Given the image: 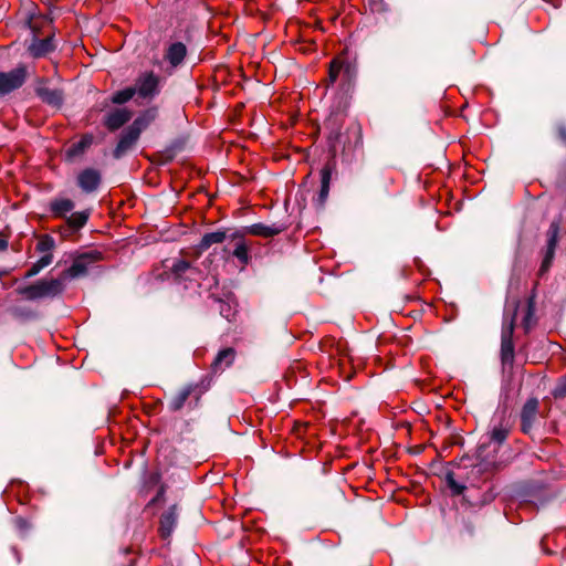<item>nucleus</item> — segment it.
<instances>
[{"instance_id": "a878e982", "label": "nucleus", "mask_w": 566, "mask_h": 566, "mask_svg": "<svg viewBox=\"0 0 566 566\" xmlns=\"http://www.w3.org/2000/svg\"><path fill=\"white\" fill-rule=\"evenodd\" d=\"M250 247L248 243L240 239L234 247L233 256H235L242 265H247L250 261Z\"/></svg>"}, {"instance_id": "aec40b11", "label": "nucleus", "mask_w": 566, "mask_h": 566, "mask_svg": "<svg viewBox=\"0 0 566 566\" xmlns=\"http://www.w3.org/2000/svg\"><path fill=\"white\" fill-rule=\"evenodd\" d=\"M511 431L510 424L501 419L497 424H494L490 431V440L499 444L503 443Z\"/></svg>"}, {"instance_id": "9d476101", "label": "nucleus", "mask_w": 566, "mask_h": 566, "mask_svg": "<svg viewBox=\"0 0 566 566\" xmlns=\"http://www.w3.org/2000/svg\"><path fill=\"white\" fill-rule=\"evenodd\" d=\"M139 136L140 135L137 134L130 127L125 129L119 138V142H118L116 148L114 149V153H113L114 157L117 159L123 157L135 145V143L138 140Z\"/></svg>"}, {"instance_id": "473e14b6", "label": "nucleus", "mask_w": 566, "mask_h": 566, "mask_svg": "<svg viewBox=\"0 0 566 566\" xmlns=\"http://www.w3.org/2000/svg\"><path fill=\"white\" fill-rule=\"evenodd\" d=\"M53 261L52 253H46L43 256H41L36 263L41 269H44L45 266L50 265Z\"/></svg>"}, {"instance_id": "2f4dec72", "label": "nucleus", "mask_w": 566, "mask_h": 566, "mask_svg": "<svg viewBox=\"0 0 566 566\" xmlns=\"http://www.w3.org/2000/svg\"><path fill=\"white\" fill-rule=\"evenodd\" d=\"M447 484L454 495H460L464 490V485L457 482L452 473L447 474Z\"/></svg>"}, {"instance_id": "7ed1b4c3", "label": "nucleus", "mask_w": 566, "mask_h": 566, "mask_svg": "<svg viewBox=\"0 0 566 566\" xmlns=\"http://www.w3.org/2000/svg\"><path fill=\"white\" fill-rule=\"evenodd\" d=\"M102 260V253L96 250L87 251L82 254H78L74 260L72 265L63 272V279H75L78 276H83L87 273L88 268Z\"/></svg>"}, {"instance_id": "4be33fe9", "label": "nucleus", "mask_w": 566, "mask_h": 566, "mask_svg": "<svg viewBox=\"0 0 566 566\" xmlns=\"http://www.w3.org/2000/svg\"><path fill=\"white\" fill-rule=\"evenodd\" d=\"M39 96L42 98L43 102L53 105V106H60L63 102V95L60 90H53L49 87H40L38 90Z\"/></svg>"}, {"instance_id": "6ab92c4d", "label": "nucleus", "mask_w": 566, "mask_h": 566, "mask_svg": "<svg viewBox=\"0 0 566 566\" xmlns=\"http://www.w3.org/2000/svg\"><path fill=\"white\" fill-rule=\"evenodd\" d=\"M227 238V234L224 231H214L206 233L201 241L198 244V250L200 252H203L211 248L213 244L222 243Z\"/></svg>"}, {"instance_id": "4468645a", "label": "nucleus", "mask_w": 566, "mask_h": 566, "mask_svg": "<svg viewBox=\"0 0 566 566\" xmlns=\"http://www.w3.org/2000/svg\"><path fill=\"white\" fill-rule=\"evenodd\" d=\"M177 524V514L174 507L160 516L159 533L163 538H168Z\"/></svg>"}, {"instance_id": "412c9836", "label": "nucleus", "mask_w": 566, "mask_h": 566, "mask_svg": "<svg viewBox=\"0 0 566 566\" xmlns=\"http://www.w3.org/2000/svg\"><path fill=\"white\" fill-rule=\"evenodd\" d=\"M186 46L181 42L172 43L166 54L167 60L174 66L182 62L186 56Z\"/></svg>"}, {"instance_id": "f03ea898", "label": "nucleus", "mask_w": 566, "mask_h": 566, "mask_svg": "<svg viewBox=\"0 0 566 566\" xmlns=\"http://www.w3.org/2000/svg\"><path fill=\"white\" fill-rule=\"evenodd\" d=\"M64 290V279L40 280L34 284L19 290L27 300L33 301L44 297H54Z\"/></svg>"}, {"instance_id": "f3484780", "label": "nucleus", "mask_w": 566, "mask_h": 566, "mask_svg": "<svg viewBox=\"0 0 566 566\" xmlns=\"http://www.w3.org/2000/svg\"><path fill=\"white\" fill-rule=\"evenodd\" d=\"M157 114L156 107L148 108L142 113L129 127L140 135V133L156 119Z\"/></svg>"}, {"instance_id": "393cba45", "label": "nucleus", "mask_w": 566, "mask_h": 566, "mask_svg": "<svg viewBox=\"0 0 566 566\" xmlns=\"http://www.w3.org/2000/svg\"><path fill=\"white\" fill-rule=\"evenodd\" d=\"M522 308H523L522 325H523L525 332H528L535 323V321H534L535 305H534L533 300L530 298L526 304L522 305Z\"/></svg>"}, {"instance_id": "6e6552de", "label": "nucleus", "mask_w": 566, "mask_h": 566, "mask_svg": "<svg viewBox=\"0 0 566 566\" xmlns=\"http://www.w3.org/2000/svg\"><path fill=\"white\" fill-rule=\"evenodd\" d=\"M101 180V172L94 168H86L77 175V185L84 192L95 191Z\"/></svg>"}, {"instance_id": "9b49d317", "label": "nucleus", "mask_w": 566, "mask_h": 566, "mask_svg": "<svg viewBox=\"0 0 566 566\" xmlns=\"http://www.w3.org/2000/svg\"><path fill=\"white\" fill-rule=\"evenodd\" d=\"M350 74L349 64L345 63L339 57L334 59L329 63L327 85H333L340 76L342 78H348Z\"/></svg>"}, {"instance_id": "c756f323", "label": "nucleus", "mask_w": 566, "mask_h": 566, "mask_svg": "<svg viewBox=\"0 0 566 566\" xmlns=\"http://www.w3.org/2000/svg\"><path fill=\"white\" fill-rule=\"evenodd\" d=\"M135 94L136 90L134 87H127L114 93L112 96V102L114 104H124L132 99Z\"/></svg>"}, {"instance_id": "0eeeda50", "label": "nucleus", "mask_w": 566, "mask_h": 566, "mask_svg": "<svg viewBox=\"0 0 566 566\" xmlns=\"http://www.w3.org/2000/svg\"><path fill=\"white\" fill-rule=\"evenodd\" d=\"M539 402L536 398H530L524 403L521 411V429L524 433H530L537 418Z\"/></svg>"}, {"instance_id": "39448f33", "label": "nucleus", "mask_w": 566, "mask_h": 566, "mask_svg": "<svg viewBox=\"0 0 566 566\" xmlns=\"http://www.w3.org/2000/svg\"><path fill=\"white\" fill-rule=\"evenodd\" d=\"M559 226L556 222H552L547 231V247L546 252L539 269V274H544L551 268L553 262L555 250L558 241Z\"/></svg>"}, {"instance_id": "a211bd4d", "label": "nucleus", "mask_w": 566, "mask_h": 566, "mask_svg": "<svg viewBox=\"0 0 566 566\" xmlns=\"http://www.w3.org/2000/svg\"><path fill=\"white\" fill-rule=\"evenodd\" d=\"M93 144L92 135H84L78 142L73 143L66 149V157L69 159L76 158L85 153V150Z\"/></svg>"}, {"instance_id": "ddd939ff", "label": "nucleus", "mask_w": 566, "mask_h": 566, "mask_svg": "<svg viewBox=\"0 0 566 566\" xmlns=\"http://www.w3.org/2000/svg\"><path fill=\"white\" fill-rule=\"evenodd\" d=\"M282 228L275 224L266 226L263 223H254L252 226L244 228L245 234L262 237V238H271L282 232Z\"/></svg>"}, {"instance_id": "f704fd0d", "label": "nucleus", "mask_w": 566, "mask_h": 566, "mask_svg": "<svg viewBox=\"0 0 566 566\" xmlns=\"http://www.w3.org/2000/svg\"><path fill=\"white\" fill-rule=\"evenodd\" d=\"M42 269L38 265V263H33L32 266L25 273V277H32L36 275Z\"/></svg>"}, {"instance_id": "e433bc0d", "label": "nucleus", "mask_w": 566, "mask_h": 566, "mask_svg": "<svg viewBox=\"0 0 566 566\" xmlns=\"http://www.w3.org/2000/svg\"><path fill=\"white\" fill-rule=\"evenodd\" d=\"M8 248V240L0 235V251H4Z\"/></svg>"}, {"instance_id": "f8f14e48", "label": "nucleus", "mask_w": 566, "mask_h": 566, "mask_svg": "<svg viewBox=\"0 0 566 566\" xmlns=\"http://www.w3.org/2000/svg\"><path fill=\"white\" fill-rule=\"evenodd\" d=\"M74 207L75 203L73 200L63 197L54 198L49 206L50 212L54 218L65 219L69 217L67 214L74 209Z\"/></svg>"}, {"instance_id": "423d86ee", "label": "nucleus", "mask_w": 566, "mask_h": 566, "mask_svg": "<svg viewBox=\"0 0 566 566\" xmlns=\"http://www.w3.org/2000/svg\"><path fill=\"white\" fill-rule=\"evenodd\" d=\"M134 88L140 97H154L158 93V77L154 73H144L136 81Z\"/></svg>"}, {"instance_id": "72a5a7b5", "label": "nucleus", "mask_w": 566, "mask_h": 566, "mask_svg": "<svg viewBox=\"0 0 566 566\" xmlns=\"http://www.w3.org/2000/svg\"><path fill=\"white\" fill-rule=\"evenodd\" d=\"M53 261L52 253H46L43 256H41L36 263L41 269H44L45 266L50 265Z\"/></svg>"}, {"instance_id": "bb28decb", "label": "nucleus", "mask_w": 566, "mask_h": 566, "mask_svg": "<svg viewBox=\"0 0 566 566\" xmlns=\"http://www.w3.org/2000/svg\"><path fill=\"white\" fill-rule=\"evenodd\" d=\"M171 272L177 279H181L187 273H195L196 269L186 260H177L171 265Z\"/></svg>"}, {"instance_id": "c85d7f7f", "label": "nucleus", "mask_w": 566, "mask_h": 566, "mask_svg": "<svg viewBox=\"0 0 566 566\" xmlns=\"http://www.w3.org/2000/svg\"><path fill=\"white\" fill-rule=\"evenodd\" d=\"M55 242L54 239L49 234H43L39 238L36 243V251L40 253H51L54 249Z\"/></svg>"}, {"instance_id": "5701e85b", "label": "nucleus", "mask_w": 566, "mask_h": 566, "mask_svg": "<svg viewBox=\"0 0 566 566\" xmlns=\"http://www.w3.org/2000/svg\"><path fill=\"white\" fill-rule=\"evenodd\" d=\"M233 359L234 350L232 348L222 349L214 358L212 368L214 371L223 370L226 367L232 364Z\"/></svg>"}, {"instance_id": "2eb2a0df", "label": "nucleus", "mask_w": 566, "mask_h": 566, "mask_svg": "<svg viewBox=\"0 0 566 566\" xmlns=\"http://www.w3.org/2000/svg\"><path fill=\"white\" fill-rule=\"evenodd\" d=\"M53 39H34L29 46V52L33 57H42L54 50Z\"/></svg>"}, {"instance_id": "f257e3e1", "label": "nucleus", "mask_w": 566, "mask_h": 566, "mask_svg": "<svg viewBox=\"0 0 566 566\" xmlns=\"http://www.w3.org/2000/svg\"><path fill=\"white\" fill-rule=\"evenodd\" d=\"M520 302L506 305V313L502 327L501 355L504 363L512 361L514 357L513 332Z\"/></svg>"}, {"instance_id": "7c9ffc66", "label": "nucleus", "mask_w": 566, "mask_h": 566, "mask_svg": "<svg viewBox=\"0 0 566 566\" xmlns=\"http://www.w3.org/2000/svg\"><path fill=\"white\" fill-rule=\"evenodd\" d=\"M552 395L557 399L566 397V375L557 381L552 391Z\"/></svg>"}, {"instance_id": "c9c22d12", "label": "nucleus", "mask_w": 566, "mask_h": 566, "mask_svg": "<svg viewBox=\"0 0 566 566\" xmlns=\"http://www.w3.org/2000/svg\"><path fill=\"white\" fill-rule=\"evenodd\" d=\"M557 134L559 139L566 144V126L564 124L557 126Z\"/></svg>"}, {"instance_id": "20e7f679", "label": "nucleus", "mask_w": 566, "mask_h": 566, "mask_svg": "<svg viewBox=\"0 0 566 566\" xmlns=\"http://www.w3.org/2000/svg\"><path fill=\"white\" fill-rule=\"evenodd\" d=\"M27 70L20 65L9 72H0V96L21 87L25 82Z\"/></svg>"}, {"instance_id": "cd10ccee", "label": "nucleus", "mask_w": 566, "mask_h": 566, "mask_svg": "<svg viewBox=\"0 0 566 566\" xmlns=\"http://www.w3.org/2000/svg\"><path fill=\"white\" fill-rule=\"evenodd\" d=\"M321 182L322 186L318 195V201L321 205H323L326 201L329 192L331 171L327 168H324L321 171Z\"/></svg>"}, {"instance_id": "b1692460", "label": "nucleus", "mask_w": 566, "mask_h": 566, "mask_svg": "<svg viewBox=\"0 0 566 566\" xmlns=\"http://www.w3.org/2000/svg\"><path fill=\"white\" fill-rule=\"evenodd\" d=\"M90 214V210L73 212L66 218V224L74 230L82 229L86 224Z\"/></svg>"}, {"instance_id": "dca6fc26", "label": "nucleus", "mask_w": 566, "mask_h": 566, "mask_svg": "<svg viewBox=\"0 0 566 566\" xmlns=\"http://www.w3.org/2000/svg\"><path fill=\"white\" fill-rule=\"evenodd\" d=\"M196 385H187L184 388H181L174 397H171L169 401V409L171 411L180 410L185 406L189 397L196 391Z\"/></svg>"}, {"instance_id": "1a4fd4ad", "label": "nucleus", "mask_w": 566, "mask_h": 566, "mask_svg": "<svg viewBox=\"0 0 566 566\" xmlns=\"http://www.w3.org/2000/svg\"><path fill=\"white\" fill-rule=\"evenodd\" d=\"M132 112L127 108H116L106 115L104 124L113 132L126 124L132 118Z\"/></svg>"}]
</instances>
